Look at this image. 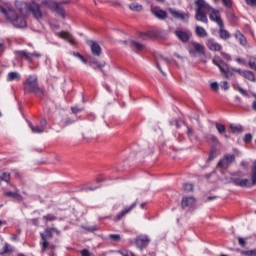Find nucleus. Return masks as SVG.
I'll use <instances>...</instances> for the list:
<instances>
[{
	"mask_svg": "<svg viewBox=\"0 0 256 256\" xmlns=\"http://www.w3.org/2000/svg\"><path fill=\"white\" fill-rule=\"evenodd\" d=\"M16 8L19 13L23 16L29 15L32 13L33 17L37 20L43 19V12L41 11V5L36 3L35 1L30 2L29 4L26 2H16Z\"/></svg>",
	"mask_w": 256,
	"mask_h": 256,
	"instance_id": "nucleus-1",
	"label": "nucleus"
},
{
	"mask_svg": "<svg viewBox=\"0 0 256 256\" xmlns=\"http://www.w3.org/2000/svg\"><path fill=\"white\" fill-rule=\"evenodd\" d=\"M1 13L4 15L7 21H10V23H12L14 27H17L18 29H23L24 27H27V20H25V17L17 15V12H15L13 6H7L6 8H2Z\"/></svg>",
	"mask_w": 256,
	"mask_h": 256,
	"instance_id": "nucleus-2",
	"label": "nucleus"
},
{
	"mask_svg": "<svg viewBox=\"0 0 256 256\" xmlns=\"http://www.w3.org/2000/svg\"><path fill=\"white\" fill-rule=\"evenodd\" d=\"M25 93H38L39 97L45 96V90L39 88L37 75H29L24 83Z\"/></svg>",
	"mask_w": 256,
	"mask_h": 256,
	"instance_id": "nucleus-3",
	"label": "nucleus"
},
{
	"mask_svg": "<svg viewBox=\"0 0 256 256\" xmlns=\"http://www.w3.org/2000/svg\"><path fill=\"white\" fill-rule=\"evenodd\" d=\"M14 55L17 57V59H23L28 63H33L34 59H41L43 56L40 52L34 51L31 53L27 50H15Z\"/></svg>",
	"mask_w": 256,
	"mask_h": 256,
	"instance_id": "nucleus-4",
	"label": "nucleus"
},
{
	"mask_svg": "<svg viewBox=\"0 0 256 256\" xmlns=\"http://www.w3.org/2000/svg\"><path fill=\"white\" fill-rule=\"evenodd\" d=\"M188 51L191 57H205V53H206L205 45L196 41L190 42Z\"/></svg>",
	"mask_w": 256,
	"mask_h": 256,
	"instance_id": "nucleus-5",
	"label": "nucleus"
},
{
	"mask_svg": "<svg viewBox=\"0 0 256 256\" xmlns=\"http://www.w3.org/2000/svg\"><path fill=\"white\" fill-rule=\"evenodd\" d=\"M42 5H46L48 9L58 14L62 19H65V8L62 7L61 3H58L55 0H43Z\"/></svg>",
	"mask_w": 256,
	"mask_h": 256,
	"instance_id": "nucleus-6",
	"label": "nucleus"
},
{
	"mask_svg": "<svg viewBox=\"0 0 256 256\" xmlns=\"http://www.w3.org/2000/svg\"><path fill=\"white\" fill-rule=\"evenodd\" d=\"M212 63L216 65L217 68L220 69L225 79H231V71H229V64L225 63V61H223L221 57L214 56Z\"/></svg>",
	"mask_w": 256,
	"mask_h": 256,
	"instance_id": "nucleus-7",
	"label": "nucleus"
},
{
	"mask_svg": "<svg viewBox=\"0 0 256 256\" xmlns=\"http://www.w3.org/2000/svg\"><path fill=\"white\" fill-rule=\"evenodd\" d=\"M134 243L137 249L143 251V249H147V247H149V244L151 243V238H149V235L140 234L134 239Z\"/></svg>",
	"mask_w": 256,
	"mask_h": 256,
	"instance_id": "nucleus-8",
	"label": "nucleus"
},
{
	"mask_svg": "<svg viewBox=\"0 0 256 256\" xmlns=\"http://www.w3.org/2000/svg\"><path fill=\"white\" fill-rule=\"evenodd\" d=\"M174 35L181 41V43H189L193 33L190 30H183L182 28H177L174 31Z\"/></svg>",
	"mask_w": 256,
	"mask_h": 256,
	"instance_id": "nucleus-9",
	"label": "nucleus"
},
{
	"mask_svg": "<svg viewBox=\"0 0 256 256\" xmlns=\"http://www.w3.org/2000/svg\"><path fill=\"white\" fill-rule=\"evenodd\" d=\"M40 236L42 239V242L40 243L42 251H47V248L49 247V239H53V232L51 228L44 230V233H41Z\"/></svg>",
	"mask_w": 256,
	"mask_h": 256,
	"instance_id": "nucleus-10",
	"label": "nucleus"
},
{
	"mask_svg": "<svg viewBox=\"0 0 256 256\" xmlns=\"http://www.w3.org/2000/svg\"><path fill=\"white\" fill-rule=\"evenodd\" d=\"M230 181H231V183H233V185H236V187H247L249 189H251V187H253V183L249 179H241V178L231 177Z\"/></svg>",
	"mask_w": 256,
	"mask_h": 256,
	"instance_id": "nucleus-11",
	"label": "nucleus"
},
{
	"mask_svg": "<svg viewBox=\"0 0 256 256\" xmlns=\"http://www.w3.org/2000/svg\"><path fill=\"white\" fill-rule=\"evenodd\" d=\"M235 161L234 154H226L219 162L218 167L221 169H227Z\"/></svg>",
	"mask_w": 256,
	"mask_h": 256,
	"instance_id": "nucleus-12",
	"label": "nucleus"
},
{
	"mask_svg": "<svg viewBox=\"0 0 256 256\" xmlns=\"http://www.w3.org/2000/svg\"><path fill=\"white\" fill-rule=\"evenodd\" d=\"M169 13L174 17V19H180L181 21H189L190 14L188 12H183L169 8Z\"/></svg>",
	"mask_w": 256,
	"mask_h": 256,
	"instance_id": "nucleus-13",
	"label": "nucleus"
},
{
	"mask_svg": "<svg viewBox=\"0 0 256 256\" xmlns=\"http://www.w3.org/2000/svg\"><path fill=\"white\" fill-rule=\"evenodd\" d=\"M209 11H211V13L209 14V19L210 21H213L214 23H216L218 26L223 24V19H221V13L219 12V10L213 8L211 6V8L209 9Z\"/></svg>",
	"mask_w": 256,
	"mask_h": 256,
	"instance_id": "nucleus-14",
	"label": "nucleus"
},
{
	"mask_svg": "<svg viewBox=\"0 0 256 256\" xmlns=\"http://www.w3.org/2000/svg\"><path fill=\"white\" fill-rule=\"evenodd\" d=\"M137 207V202L132 203L130 206H126L122 211H120L114 218V221H121V219L127 215L128 213H131L133 209Z\"/></svg>",
	"mask_w": 256,
	"mask_h": 256,
	"instance_id": "nucleus-15",
	"label": "nucleus"
},
{
	"mask_svg": "<svg viewBox=\"0 0 256 256\" xmlns=\"http://www.w3.org/2000/svg\"><path fill=\"white\" fill-rule=\"evenodd\" d=\"M151 11L157 19H160V21H165V19H167V12L165 10H162L161 8L153 7L151 8Z\"/></svg>",
	"mask_w": 256,
	"mask_h": 256,
	"instance_id": "nucleus-16",
	"label": "nucleus"
},
{
	"mask_svg": "<svg viewBox=\"0 0 256 256\" xmlns=\"http://www.w3.org/2000/svg\"><path fill=\"white\" fill-rule=\"evenodd\" d=\"M206 45L210 51H215V52L220 51L221 52L223 49V46L221 44H219L218 42H216L215 39H213V38H210L207 41Z\"/></svg>",
	"mask_w": 256,
	"mask_h": 256,
	"instance_id": "nucleus-17",
	"label": "nucleus"
},
{
	"mask_svg": "<svg viewBox=\"0 0 256 256\" xmlns=\"http://www.w3.org/2000/svg\"><path fill=\"white\" fill-rule=\"evenodd\" d=\"M219 30H218V34L220 39H223V41H227L229 39H231V33H229L226 29H225V24L222 22V24L218 25Z\"/></svg>",
	"mask_w": 256,
	"mask_h": 256,
	"instance_id": "nucleus-18",
	"label": "nucleus"
},
{
	"mask_svg": "<svg viewBox=\"0 0 256 256\" xmlns=\"http://www.w3.org/2000/svg\"><path fill=\"white\" fill-rule=\"evenodd\" d=\"M55 35L56 37H60V39H65V41H69L71 45H75V38L69 32H56Z\"/></svg>",
	"mask_w": 256,
	"mask_h": 256,
	"instance_id": "nucleus-19",
	"label": "nucleus"
},
{
	"mask_svg": "<svg viewBox=\"0 0 256 256\" xmlns=\"http://www.w3.org/2000/svg\"><path fill=\"white\" fill-rule=\"evenodd\" d=\"M226 17L230 23V25H237L239 23V18L235 15L232 9L226 11Z\"/></svg>",
	"mask_w": 256,
	"mask_h": 256,
	"instance_id": "nucleus-20",
	"label": "nucleus"
},
{
	"mask_svg": "<svg viewBox=\"0 0 256 256\" xmlns=\"http://www.w3.org/2000/svg\"><path fill=\"white\" fill-rule=\"evenodd\" d=\"M196 11H209L211 9V5L205 2V0H196Z\"/></svg>",
	"mask_w": 256,
	"mask_h": 256,
	"instance_id": "nucleus-21",
	"label": "nucleus"
},
{
	"mask_svg": "<svg viewBox=\"0 0 256 256\" xmlns=\"http://www.w3.org/2000/svg\"><path fill=\"white\" fill-rule=\"evenodd\" d=\"M182 209H186V207H195V197H184L181 202Z\"/></svg>",
	"mask_w": 256,
	"mask_h": 256,
	"instance_id": "nucleus-22",
	"label": "nucleus"
},
{
	"mask_svg": "<svg viewBox=\"0 0 256 256\" xmlns=\"http://www.w3.org/2000/svg\"><path fill=\"white\" fill-rule=\"evenodd\" d=\"M90 49H91L92 55H94V57H101L103 50H101V46L97 42L92 41Z\"/></svg>",
	"mask_w": 256,
	"mask_h": 256,
	"instance_id": "nucleus-23",
	"label": "nucleus"
},
{
	"mask_svg": "<svg viewBox=\"0 0 256 256\" xmlns=\"http://www.w3.org/2000/svg\"><path fill=\"white\" fill-rule=\"evenodd\" d=\"M129 45L131 49L135 51V53H139L140 51H143V49H145V46L142 43L137 42L135 40H131L129 42Z\"/></svg>",
	"mask_w": 256,
	"mask_h": 256,
	"instance_id": "nucleus-24",
	"label": "nucleus"
},
{
	"mask_svg": "<svg viewBox=\"0 0 256 256\" xmlns=\"http://www.w3.org/2000/svg\"><path fill=\"white\" fill-rule=\"evenodd\" d=\"M196 21H200L201 23H209V19H207V14H205V11H196L195 14Z\"/></svg>",
	"mask_w": 256,
	"mask_h": 256,
	"instance_id": "nucleus-25",
	"label": "nucleus"
},
{
	"mask_svg": "<svg viewBox=\"0 0 256 256\" xmlns=\"http://www.w3.org/2000/svg\"><path fill=\"white\" fill-rule=\"evenodd\" d=\"M234 37L235 39H238L240 45H242L243 47L247 45V37H245V35H243V33H241L239 30H236Z\"/></svg>",
	"mask_w": 256,
	"mask_h": 256,
	"instance_id": "nucleus-26",
	"label": "nucleus"
},
{
	"mask_svg": "<svg viewBox=\"0 0 256 256\" xmlns=\"http://www.w3.org/2000/svg\"><path fill=\"white\" fill-rule=\"evenodd\" d=\"M4 195L6 197H11L12 199H15L19 203H21V201H23V196L21 194H19L18 192L8 191V192H5Z\"/></svg>",
	"mask_w": 256,
	"mask_h": 256,
	"instance_id": "nucleus-27",
	"label": "nucleus"
},
{
	"mask_svg": "<svg viewBox=\"0 0 256 256\" xmlns=\"http://www.w3.org/2000/svg\"><path fill=\"white\" fill-rule=\"evenodd\" d=\"M21 80V74L18 72H10L7 75V81H20Z\"/></svg>",
	"mask_w": 256,
	"mask_h": 256,
	"instance_id": "nucleus-28",
	"label": "nucleus"
},
{
	"mask_svg": "<svg viewBox=\"0 0 256 256\" xmlns=\"http://www.w3.org/2000/svg\"><path fill=\"white\" fill-rule=\"evenodd\" d=\"M195 33L198 37L200 38H205L207 37V30H205V28L201 27V26H196L195 28Z\"/></svg>",
	"mask_w": 256,
	"mask_h": 256,
	"instance_id": "nucleus-29",
	"label": "nucleus"
},
{
	"mask_svg": "<svg viewBox=\"0 0 256 256\" xmlns=\"http://www.w3.org/2000/svg\"><path fill=\"white\" fill-rule=\"evenodd\" d=\"M77 119H72V118H63L60 122V127H68V125H73Z\"/></svg>",
	"mask_w": 256,
	"mask_h": 256,
	"instance_id": "nucleus-30",
	"label": "nucleus"
},
{
	"mask_svg": "<svg viewBox=\"0 0 256 256\" xmlns=\"http://www.w3.org/2000/svg\"><path fill=\"white\" fill-rule=\"evenodd\" d=\"M205 139H206L207 143H214V145H218V143H219V138H217V136H215L213 134H207L205 136Z\"/></svg>",
	"mask_w": 256,
	"mask_h": 256,
	"instance_id": "nucleus-31",
	"label": "nucleus"
},
{
	"mask_svg": "<svg viewBox=\"0 0 256 256\" xmlns=\"http://www.w3.org/2000/svg\"><path fill=\"white\" fill-rule=\"evenodd\" d=\"M129 9L131 11H135L136 13H139L140 11H143V6L137 2H134V3L129 4Z\"/></svg>",
	"mask_w": 256,
	"mask_h": 256,
	"instance_id": "nucleus-32",
	"label": "nucleus"
},
{
	"mask_svg": "<svg viewBox=\"0 0 256 256\" xmlns=\"http://www.w3.org/2000/svg\"><path fill=\"white\" fill-rule=\"evenodd\" d=\"M245 79H248V81H251L252 83H255L256 79H255V73H253V71H249L246 70L244 72V76Z\"/></svg>",
	"mask_w": 256,
	"mask_h": 256,
	"instance_id": "nucleus-33",
	"label": "nucleus"
},
{
	"mask_svg": "<svg viewBox=\"0 0 256 256\" xmlns=\"http://www.w3.org/2000/svg\"><path fill=\"white\" fill-rule=\"evenodd\" d=\"M229 71H230V77H233V75H235V73H238L239 75H241L242 77L245 75V72L247 70H241V68H233V67H229Z\"/></svg>",
	"mask_w": 256,
	"mask_h": 256,
	"instance_id": "nucleus-34",
	"label": "nucleus"
},
{
	"mask_svg": "<svg viewBox=\"0 0 256 256\" xmlns=\"http://www.w3.org/2000/svg\"><path fill=\"white\" fill-rule=\"evenodd\" d=\"M43 221H45V223H51L53 221H57V216H55V214H46L42 217Z\"/></svg>",
	"mask_w": 256,
	"mask_h": 256,
	"instance_id": "nucleus-35",
	"label": "nucleus"
},
{
	"mask_svg": "<svg viewBox=\"0 0 256 256\" xmlns=\"http://www.w3.org/2000/svg\"><path fill=\"white\" fill-rule=\"evenodd\" d=\"M248 65L250 69L256 71V57L255 56H248Z\"/></svg>",
	"mask_w": 256,
	"mask_h": 256,
	"instance_id": "nucleus-36",
	"label": "nucleus"
},
{
	"mask_svg": "<svg viewBox=\"0 0 256 256\" xmlns=\"http://www.w3.org/2000/svg\"><path fill=\"white\" fill-rule=\"evenodd\" d=\"M230 129L232 133H243V126L241 124L239 125L230 124Z\"/></svg>",
	"mask_w": 256,
	"mask_h": 256,
	"instance_id": "nucleus-37",
	"label": "nucleus"
},
{
	"mask_svg": "<svg viewBox=\"0 0 256 256\" xmlns=\"http://www.w3.org/2000/svg\"><path fill=\"white\" fill-rule=\"evenodd\" d=\"M185 127L187 128L186 135L190 141H193V136L195 135V132L193 131V128L191 126H188L187 123L184 122Z\"/></svg>",
	"mask_w": 256,
	"mask_h": 256,
	"instance_id": "nucleus-38",
	"label": "nucleus"
},
{
	"mask_svg": "<svg viewBox=\"0 0 256 256\" xmlns=\"http://www.w3.org/2000/svg\"><path fill=\"white\" fill-rule=\"evenodd\" d=\"M215 127L220 135H225L227 131V128H225V125L221 123H216Z\"/></svg>",
	"mask_w": 256,
	"mask_h": 256,
	"instance_id": "nucleus-39",
	"label": "nucleus"
},
{
	"mask_svg": "<svg viewBox=\"0 0 256 256\" xmlns=\"http://www.w3.org/2000/svg\"><path fill=\"white\" fill-rule=\"evenodd\" d=\"M29 127L32 131V133H43L45 129H43L41 126H34L33 124H29Z\"/></svg>",
	"mask_w": 256,
	"mask_h": 256,
	"instance_id": "nucleus-40",
	"label": "nucleus"
},
{
	"mask_svg": "<svg viewBox=\"0 0 256 256\" xmlns=\"http://www.w3.org/2000/svg\"><path fill=\"white\" fill-rule=\"evenodd\" d=\"M233 89H235V91H239V93L241 95H243L244 97H247V92L245 89H243L241 86H239V84H233L232 85Z\"/></svg>",
	"mask_w": 256,
	"mask_h": 256,
	"instance_id": "nucleus-41",
	"label": "nucleus"
},
{
	"mask_svg": "<svg viewBox=\"0 0 256 256\" xmlns=\"http://www.w3.org/2000/svg\"><path fill=\"white\" fill-rule=\"evenodd\" d=\"M118 253L121 256H136L135 253H133L131 250H128V249L119 250Z\"/></svg>",
	"mask_w": 256,
	"mask_h": 256,
	"instance_id": "nucleus-42",
	"label": "nucleus"
},
{
	"mask_svg": "<svg viewBox=\"0 0 256 256\" xmlns=\"http://www.w3.org/2000/svg\"><path fill=\"white\" fill-rule=\"evenodd\" d=\"M1 181H5V183H9V181H11V174L9 172H4L1 176H0Z\"/></svg>",
	"mask_w": 256,
	"mask_h": 256,
	"instance_id": "nucleus-43",
	"label": "nucleus"
},
{
	"mask_svg": "<svg viewBox=\"0 0 256 256\" xmlns=\"http://www.w3.org/2000/svg\"><path fill=\"white\" fill-rule=\"evenodd\" d=\"M241 255L243 256H256V248L253 250H242Z\"/></svg>",
	"mask_w": 256,
	"mask_h": 256,
	"instance_id": "nucleus-44",
	"label": "nucleus"
},
{
	"mask_svg": "<svg viewBox=\"0 0 256 256\" xmlns=\"http://www.w3.org/2000/svg\"><path fill=\"white\" fill-rule=\"evenodd\" d=\"M222 3L228 10L233 9V0H222Z\"/></svg>",
	"mask_w": 256,
	"mask_h": 256,
	"instance_id": "nucleus-45",
	"label": "nucleus"
},
{
	"mask_svg": "<svg viewBox=\"0 0 256 256\" xmlns=\"http://www.w3.org/2000/svg\"><path fill=\"white\" fill-rule=\"evenodd\" d=\"M183 189H184V191H186L187 193H190V191H193L194 186H193V184H191V183H185V184L183 185Z\"/></svg>",
	"mask_w": 256,
	"mask_h": 256,
	"instance_id": "nucleus-46",
	"label": "nucleus"
},
{
	"mask_svg": "<svg viewBox=\"0 0 256 256\" xmlns=\"http://www.w3.org/2000/svg\"><path fill=\"white\" fill-rule=\"evenodd\" d=\"M251 141H253V135L251 133L245 134V136L243 137V142L251 143Z\"/></svg>",
	"mask_w": 256,
	"mask_h": 256,
	"instance_id": "nucleus-47",
	"label": "nucleus"
},
{
	"mask_svg": "<svg viewBox=\"0 0 256 256\" xmlns=\"http://www.w3.org/2000/svg\"><path fill=\"white\" fill-rule=\"evenodd\" d=\"M3 253H13V248H11V245H9L8 243H6L3 246Z\"/></svg>",
	"mask_w": 256,
	"mask_h": 256,
	"instance_id": "nucleus-48",
	"label": "nucleus"
},
{
	"mask_svg": "<svg viewBox=\"0 0 256 256\" xmlns=\"http://www.w3.org/2000/svg\"><path fill=\"white\" fill-rule=\"evenodd\" d=\"M215 157H217V149L213 148L208 157V161H213V159H215Z\"/></svg>",
	"mask_w": 256,
	"mask_h": 256,
	"instance_id": "nucleus-49",
	"label": "nucleus"
},
{
	"mask_svg": "<svg viewBox=\"0 0 256 256\" xmlns=\"http://www.w3.org/2000/svg\"><path fill=\"white\" fill-rule=\"evenodd\" d=\"M220 87L221 89H223V91H229V82L227 81H222L220 83Z\"/></svg>",
	"mask_w": 256,
	"mask_h": 256,
	"instance_id": "nucleus-50",
	"label": "nucleus"
},
{
	"mask_svg": "<svg viewBox=\"0 0 256 256\" xmlns=\"http://www.w3.org/2000/svg\"><path fill=\"white\" fill-rule=\"evenodd\" d=\"M109 239H111V241H121V235H119V234H110Z\"/></svg>",
	"mask_w": 256,
	"mask_h": 256,
	"instance_id": "nucleus-51",
	"label": "nucleus"
},
{
	"mask_svg": "<svg viewBox=\"0 0 256 256\" xmlns=\"http://www.w3.org/2000/svg\"><path fill=\"white\" fill-rule=\"evenodd\" d=\"M74 57H77L78 59H80L82 63H87V59H85V57H83V55H81L79 52H74Z\"/></svg>",
	"mask_w": 256,
	"mask_h": 256,
	"instance_id": "nucleus-52",
	"label": "nucleus"
},
{
	"mask_svg": "<svg viewBox=\"0 0 256 256\" xmlns=\"http://www.w3.org/2000/svg\"><path fill=\"white\" fill-rule=\"evenodd\" d=\"M210 88L212 89V91H215V92L219 91V83H217V82H212V83L210 84Z\"/></svg>",
	"mask_w": 256,
	"mask_h": 256,
	"instance_id": "nucleus-53",
	"label": "nucleus"
},
{
	"mask_svg": "<svg viewBox=\"0 0 256 256\" xmlns=\"http://www.w3.org/2000/svg\"><path fill=\"white\" fill-rule=\"evenodd\" d=\"M220 55H221V57H223L225 59V61H231V55H229L225 52H222V51H220Z\"/></svg>",
	"mask_w": 256,
	"mask_h": 256,
	"instance_id": "nucleus-54",
	"label": "nucleus"
},
{
	"mask_svg": "<svg viewBox=\"0 0 256 256\" xmlns=\"http://www.w3.org/2000/svg\"><path fill=\"white\" fill-rule=\"evenodd\" d=\"M71 111L74 115H77V113H81V111H83V108H79V107L75 106V107L71 108Z\"/></svg>",
	"mask_w": 256,
	"mask_h": 256,
	"instance_id": "nucleus-55",
	"label": "nucleus"
},
{
	"mask_svg": "<svg viewBox=\"0 0 256 256\" xmlns=\"http://www.w3.org/2000/svg\"><path fill=\"white\" fill-rule=\"evenodd\" d=\"M245 3L248 7H256V0H245Z\"/></svg>",
	"mask_w": 256,
	"mask_h": 256,
	"instance_id": "nucleus-56",
	"label": "nucleus"
},
{
	"mask_svg": "<svg viewBox=\"0 0 256 256\" xmlns=\"http://www.w3.org/2000/svg\"><path fill=\"white\" fill-rule=\"evenodd\" d=\"M238 243L240 247H245V245H247V241H245L243 237H238Z\"/></svg>",
	"mask_w": 256,
	"mask_h": 256,
	"instance_id": "nucleus-57",
	"label": "nucleus"
},
{
	"mask_svg": "<svg viewBox=\"0 0 256 256\" xmlns=\"http://www.w3.org/2000/svg\"><path fill=\"white\" fill-rule=\"evenodd\" d=\"M95 189H99V186H95V187H84L82 188V191H95Z\"/></svg>",
	"mask_w": 256,
	"mask_h": 256,
	"instance_id": "nucleus-58",
	"label": "nucleus"
},
{
	"mask_svg": "<svg viewBox=\"0 0 256 256\" xmlns=\"http://www.w3.org/2000/svg\"><path fill=\"white\" fill-rule=\"evenodd\" d=\"M236 62L239 63V65H247V61L243 58H237Z\"/></svg>",
	"mask_w": 256,
	"mask_h": 256,
	"instance_id": "nucleus-59",
	"label": "nucleus"
},
{
	"mask_svg": "<svg viewBox=\"0 0 256 256\" xmlns=\"http://www.w3.org/2000/svg\"><path fill=\"white\" fill-rule=\"evenodd\" d=\"M40 127L43 129L45 127H47V120L46 119H42L40 120Z\"/></svg>",
	"mask_w": 256,
	"mask_h": 256,
	"instance_id": "nucleus-60",
	"label": "nucleus"
},
{
	"mask_svg": "<svg viewBox=\"0 0 256 256\" xmlns=\"http://www.w3.org/2000/svg\"><path fill=\"white\" fill-rule=\"evenodd\" d=\"M251 179H252V183H253V187H254V185H256V172H252Z\"/></svg>",
	"mask_w": 256,
	"mask_h": 256,
	"instance_id": "nucleus-61",
	"label": "nucleus"
},
{
	"mask_svg": "<svg viewBox=\"0 0 256 256\" xmlns=\"http://www.w3.org/2000/svg\"><path fill=\"white\" fill-rule=\"evenodd\" d=\"M81 255L82 256H91V252H89L87 249H83L81 251Z\"/></svg>",
	"mask_w": 256,
	"mask_h": 256,
	"instance_id": "nucleus-62",
	"label": "nucleus"
},
{
	"mask_svg": "<svg viewBox=\"0 0 256 256\" xmlns=\"http://www.w3.org/2000/svg\"><path fill=\"white\" fill-rule=\"evenodd\" d=\"M5 51V42L0 41V53H3Z\"/></svg>",
	"mask_w": 256,
	"mask_h": 256,
	"instance_id": "nucleus-63",
	"label": "nucleus"
},
{
	"mask_svg": "<svg viewBox=\"0 0 256 256\" xmlns=\"http://www.w3.org/2000/svg\"><path fill=\"white\" fill-rule=\"evenodd\" d=\"M251 171H252V173H256V160L253 162Z\"/></svg>",
	"mask_w": 256,
	"mask_h": 256,
	"instance_id": "nucleus-64",
	"label": "nucleus"
}]
</instances>
